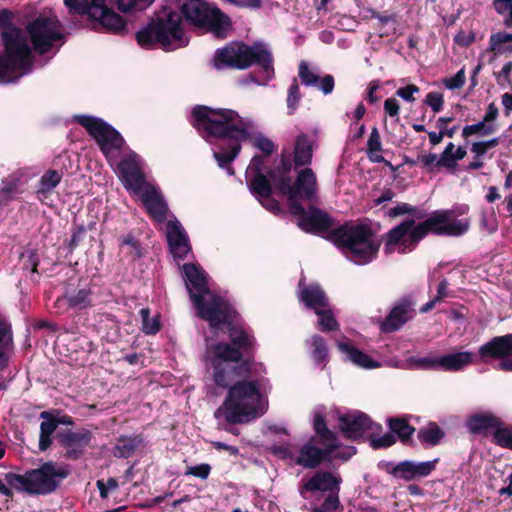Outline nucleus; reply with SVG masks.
I'll use <instances>...</instances> for the list:
<instances>
[{"mask_svg": "<svg viewBox=\"0 0 512 512\" xmlns=\"http://www.w3.org/2000/svg\"><path fill=\"white\" fill-rule=\"evenodd\" d=\"M226 331L229 341L212 344L205 353L206 369L215 386H228L236 377L252 372L266 373L265 365L256 361L258 342L254 333L240 321Z\"/></svg>", "mask_w": 512, "mask_h": 512, "instance_id": "1", "label": "nucleus"}, {"mask_svg": "<svg viewBox=\"0 0 512 512\" xmlns=\"http://www.w3.org/2000/svg\"><path fill=\"white\" fill-rule=\"evenodd\" d=\"M190 123L204 139L213 137L222 142L219 151L214 152V158L220 168L233 176L235 170L231 163L241 151V142L250 137L247 124L238 112L197 105L192 109Z\"/></svg>", "mask_w": 512, "mask_h": 512, "instance_id": "2", "label": "nucleus"}, {"mask_svg": "<svg viewBox=\"0 0 512 512\" xmlns=\"http://www.w3.org/2000/svg\"><path fill=\"white\" fill-rule=\"evenodd\" d=\"M456 212L450 209L436 210L428 218L418 223L414 219H405L384 234V251L389 254L398 247V252H412L428 234L458 237L470 227L468 218L454 220Z\"/></svg>", "mask_w": 512, "mask_h": 512, "instance_id": "3", "label": "nucleus"}, {"mask_svg": "<svg viewBox=\"0 0 512 512\" xmlns=\"http://www.w3.org/2000/svg\"><path fill=\"white\" fill-rule=\"evenodd\" d=\"M263 372H252L245 377H236L228 386H218L228 389L227 395L214 416L223 417L230 425L244 424L262 416L266 409L262 405V392L258 375Z\"/></svg>", "mask_w": 512, "mask_h": 512, "instance_id": "4", "label": "nucleus"}, {"mask_svg": "<svg viewBox=\"0 0 512 512\" xmlns=\"http://www.w3.org/2000/svg\"><path fill=\"white\" fill-rule=\"evenodd\" d=\"M213 67L216 70L233 69L246 70L254 65L260 67L264 82L274 77V58L267 45L254 42L249 45L243 41H230L225 46L215 50Z\"/></svg>", "mask_w": 512, "mask_h": 512, "instance_id": "5", "label": "nucleus"}, {"mask_svg": "<svg viewBox=\"0 0 512 512\" xmlns=\"http://www.w3.org/2000/svg\"><path fill=\"white\" fill-rule=\"evenodd\" d=\"M12 14L6 9L0 11V33L4 54L0 56V83L13 82L32 67L30 47L21 30L11 25Z\"/></svg>", "mask_w": 512, "mask_h": 512, "instance_id": "6", "label": "nucleus"}, {"mask_svg": "<svg viewBox=\"0 0 512 512\" xmlns=\"http://www.w3.org/2000/svg\"><path fill=\"white\" fill-rule=\"evenodd\" d=\"M135 37L138 45L144 49L159 46L164 51L186 47L190 40L183 27L181 15L169 6H163L156 12Z\"/></svg>", "mask_w": 512, "mask_h": 512, "instance_id": "7", "label": "nucleus"}, {"mask_svg": "<svg viewBox=\"0 0 512 512\" xmlns=\"http://www.w3.org/2000/svg\"><path fill=\"white\" fill-rule=\"evenodd\" d=\"M326 238L357 265H365L376 259L381 246L368 223L344 222L332 229Z\"/></svg>", "mask_w": 512, "mask_h": 512, "instance_id": "8", "label": "nucleus"}, {"mask_svg": "<svg viewBox=\"0 0 512 512\" xmlns=\"http://www.w3.org/2000/svg\"><path fill=\"white\" fill-rule=\"evenodd\" d=\"M178 8L181 18L189 25L211 33L217 39H226L233 29L231 18L204 0H182Z\"/></svg>", "mask_w": 512, "mask_h": 512, "instance_id": "9", "label": "nucleus"}, {"mask_svg": "<svg viewBox=\"0 0 512 512\" xmlns=\"http://www.w3.org/2000/svg\"><path fill=\"white\" fill-rule=\"evenodd\" d=\"M112 0H66L71 15L87 16L104 32L124 36L128 33L127 21L109 5Z\"/></svg>", "mask_w": 512, "mask_h": 512, "instance_id": "10", "label": "nucleus"}, {"mask_svg": "<svg viewBox=\"0 0 512 512\" xmlns=\"http://www.w3.org/2000/svg\"><path fill=\"white\" fill-rule=\"evenodd\" d=\"M64 476L62 465L46 462L37 469L27 471L23 475L9 473L6 480L9 485L19 491L30 494H47L56 489Z\"/></svg>", "mask_w": 512, "mask_h": 512, "instance_id": "11", "label": "nucleus"}, {"mask_svg": "<svg viewBox=\"0 0 512 512\" xmlns=\"http://www.w3.org/2000/svg\"><path fill=\"white\" fill-rule=\"evenodd\" d=\"M197 310V316L208 322L214 333L225 328L226 330L240 319L235 308L221 296L210 293L207 297L196 298L193 304Z\"/></svg>", "mask_w": 512, "mask_h": 512, "instance_id": "12", "label": "nucleus"}, {"mask_svg": "<svg viewBox=\"0 0 512 512\" xmlns=\"http://www.w3.org/2000/svg\"><path fill=\"white\" fill-rule=\"evenodd\" d=\"M72 120L85 128L104 155L123 148L125 140L122 135L103 119L90 115H74Z\"/></svg>", "mask_w": 512, "mask_h": 512, "instance_id": "13", "label": "nucleus"}, {"mask_svg": "<svg viewBox=\"0 0 512 512\" xmlns=\"http://www.w3.org/2000/svg\"><path fill=\"white\" fill-rule=\"evenodd\" d=\"M317 190V176L310 167H306L297 170L294 182L288 183L279 191V194L287 198L288 209H293L294 212L300 213L303 211V205L300 200L306 202L315 201Z\"/></svg>", "mask_w": 512, "mask_h": 512, "instance_id": "14", "label": "nucleus"}, {"mask_svg": "<svg viewBox=\"0 0 512 512\" xmlns=\"http://www.w3.org/2000/svg\"><path fill=\"white\" fill-rule=\"evenodd\" d=\"M28 33L34 49L40 54L48 52L60 39L57 21L52 17L37 18L28 26Z\"/></svg>", "mask_w": 512, "mask_h": 512, "instance_id": "15", "label": "nucleus"}, {"mask_svg": "<svg viewBox=\"0 0 512 512\" xmlns=\"http://www.w3.org/2000/svg\"><path fill=\"white\" fill-rule=\"evenodd\" d=\"M338 420L342 435L351 441H360L365 433L374 427L376 430H382L381 424H374L373 420L361 411L342 414Z\"/></svg>", "mask_w": 512, "mask_h": 512, "instance_id": "16", "label": "nucleus"}, {"mask_svg": "<svg viewBox=\"0 0 512 512\" xmlns=\"http://www.w3.org/2000/svg\"><path fill=\"white\" fill-rule=\"evenodd\" d=\"M289 212L291 215L298 217L297 225L307 233H326L328 236L330 231L334 229L333 218L314 205L309 206L308 209L303 207V211L300 213L294 212L293 209H289Z\"/></svg>", "mask_w": 512, "mask_h": 512, "instance_id": "17", "label": "nucleus"}, {"mask_svg": "<svg viewBox=\"0 0 512 512\" xmlns=\"http://www.w3.org/2000/svg\"><path fill=\"white\" fill-rule=\"evenodd\" d=\"M316 438L311 437L300 449L298 456L294 459L295 463L306 469H315L324 462H330L333 453L339 448V445H321L316 446Z\"/></svg>", "mask_w": 512, "mask_h": 512, "instance_id": "18", "label": "nucleus"}, {"mask_svg": "<svg viewBox=\"0 0 512 512\" xmlns=\"http://www.w3.org/2000/svg\"><path fill=\"white\" fill-rule=\"evenodd\" d=\"M415 302L410 296L401 298L380 323L382 333H393L401 329L415 316Z\"/></svg>", "mask_w": 512, "mask_h": 512, "instance_id": "19", "label": "nucleus"}, {"mask_svg": "<svg viewBox=\"0 0 512 512\" xmlns=\"http://www.w3.org/2000/svg\"><path fill=\"white\" fill-rule=\"evenodd\" d=\"M117 170L127 191L139 195L145 187L148 188L145 174L135 157L130 156L122 159L117 165Z\"/></svg>", "mask_w": 512, "mask_h": 512, "instance_id": "20", "label": "nucleus"}, {"mask_svg": "<svg viewBox=\"0 0 512 512\" xmlns=\"http://www.w3.org/2000/svg\"><path fill=\"white\" fill-rule=\"evenodd\" d=\"M182 270L186 288L193 304L198 296L207 297V295H210L211 291L208 287L206 275L200 266L193 263H185L182 266Z\"/></svg>", "mask_w": 512, "mask_h": 512, "instance_id": "21", "label": "nucleus"}, {"mask_svg": "<svg viewBox=\"0 0 512 512\" xmlns=\"http://www.w3.org/2000/svg\"><path fill=\"white\" fill-rule=\"evenodd\" d=\"M93 433L86 428H66V459L78 460L91 447Z\"/></svg>", "mask_w": 512, "mask_h": 512, "instance_id": "22", "label": "nucleus"}, {"mask_svg": "<svg viewBox=\"0 0 512 512\" xmlns=\"http://www.w3.org/2000/svg\"><path fill=\"white\" fill-rule=\"evenodd\" d=\"M438 462L439 458L417 464L413 461L405 460L391 468L392 476L405 481H412L417 478L427 477L435 470Z\"/></svg>", "mask_w": 512, "mask_h": 512, "instance_id": "23", "label": "nucleus"}, {"mask_svg": "<svg viewBox=\"0 0 512 512\" xmlns=\"http://www.w3.org/2000/svg\"><path fill=\"white\" fill-rule=\"evenodd\" d=\"M298 300L313 311L330 306L324 289L318 283L306 284L305 278H301L298 283Z\"/></svg>", "mask_w": 512, "mask_h": 512, "instance_id": "24", "label": "nucleus"}, {"mask_svg": "<svg viewBox=\"0 0 512 512\" xmlns=\"http://www.w3.org/2000/svg\"><path fill=\"white\" fill-rule=\"evenodd\" d=\"M478 355L483 362L512 356V333L493 337L479 347Z\"/></svg>", "mask_w": 512, "mask_h": 512, "instance_id": "25", "label": "nucleus"}, {"mask_svg": "<svg viewBox=\"0 0 512 512\" xmlns=\"http://www.w3.org/2000/svg\"><path fill=\"white\" fill-rule=\"evenodd\" d=\"M167 242L174 258L184 260L191 252L188 236L178 221L167 223Z\"/></svg>", "mask_w": 512, "mask_h": 512, "instance_id": "26", "label": "nucleus"}, {"mask_svg": "<svg viewBox=\"0 0 512 512\" xmlns=\"http://www.w3.org/2000/svg\"><path fill=\"white\" fill-rule=\"evenodd\" d=\"M141 201L152 220L158 223L166 220L169 208L164 197L156 188L148 186L141 193Z\"/></svg>", "mask_w": 512, "mask_h": 512, "instance_id": "27", "label": "nucleus"}, {"mask_svg": "<svg viewBox=\"0 0 512 512\" xmlns=\"http://www.w3.org/2000/svg\"><path fill=\"white\" fill-rule=\"evenodd\" d=\"M341 478L334 476L328 471H318L300 487V494L304 496L305 492H328L334 493L340 490Z\"/></svg>", "mask_w": 512, "mask_h": 512, "instance_id": "28", "label": "nucleus"}, {"mask_svg": "<svg viewBox=\"0 0 512 512\" xmlns=\"http://www.w3.org/2000/svg\"><path fill=\"white\" fill-rule=\"evenodd\" d=\"M314 141L305 133L295 137L292 151L294 170L309 167L313 160Z\"/></svg>", "mask_w": 512, "mask_h": 512, "instance_id": "29", "label": "nucleus"}, {"mask_svg": "<svg viewBox=\"0 0 512 512\" xmlns=\"http://www.w3.org/2000/svg\"><path fill=\"white\" fill-rule=\"evenodd\" d=\"M412 416L405 414L402 416L389 417L386 424L389 430L396 436L403 445L416 447V442L412 439L416 428L410 424Z\"/></svg>", "mask_w": 512, "mask_h": 512, "instance_id": "30", "label": "nucleus"}, {"mask_svg": "<svg viewBox=\"0 0 512 512\" xmlns=\"http://www.w3.org/2000/svg\"><path fill=\"white\" fill-rule=\"evenodd\" d=\"M298 76L300 77L302 84L308 87L316 86L325 95L332 93L334 90V77L330 74H326L320 78L318 74L310 70L308 63L304 60L299 63Z\"/></svg>", "mask_w": 512, "mask_h": 512, "instance_id": "31", "label": "nucleus"}, {"mask_svg": "<svg viewBox=\"0 0 512 512\" xmlns=\"http://www.w3.org/2000/svg\"><path fill=\"white\" fill-rule=\"evenodd\" d=\"M294 168L293 159L286 149L280 154V162L275 168H268L267 173L275 189L279 192L291 182V170Z\"/></svg>", "mask_w": 512, "mask_h": 512, "instance_id": "32", "label": "nucleus"}, {"mask_svg": "<svg viewBox=\"0 0 512 512\" xmlns=\"http://www.w3.org/2000/svg\"><path fill=\"white\" fill-rule=\"evenodd\" d=\"M504 425L503 421L491 412H480L469 416L467 427L472 434H481L489 430L496 431Z\"/></svg>", "mask_w": 512, "mask_h": 512, "instance_id": "33", "label": "nucleus"}, {"mask_svg": "<svg viewBox=\"0 0 512 512\" xmlns=\"http://www.w3.org/2000/svg\"><path fill=\"white\" fill-rule=\"evenodd\" d=\"M144 445V437L142 434L136 435H120L116 439V444L113 447V455L116 458L128 459L136 450Z\"/></svg>", "mask_w": 512, "mask_h": 512, "instance_id": "34", "label": "nucleus"}, {"mask_svg": "<svg viewBox=\"0 0 512 512\" xmlns=\"http://www.w3.org/2000/svg\"><path fill=\"white\" fill-rule=\"evenodd\" d=\"M472 357V353L468 351L438 356L439 370L449 372L460 371L473 362Z\"/></svg>", "mask_w": 512, "mask_h": 512, "instance_id": "35", "label": "nucleus"}, {"mask_svg": "<svg viewBox=\"0 0 512 512\" xmlns=\"http://www.w3.org/2000/svg\"><path fill=\"white\" fill-rule=\"evenodd\" d=\"M248 188L251 194L258 200L268 199L273 194V182L268 176V173H255L252 174L248 181Z\"/></svg>", "mask_w": 512, "mask_h": 512, "instance_id": "36", "label": "nucleus"}, {"mask_svg": "<svg viewBox=\"0 0 512 512\" xmlns=\"http://www.w3.org/2000/svg\"><path fill=\"white\" fill-rule=\"evenodd\" d=\"M337 346L342 353H345L348 356L350 361L359 367L370 369L380 366L378 362L374 361L368 354L353 346L349 341L339 342Z\"/></svg>", "mask_w": 512, "mask_h": 512, "instance_id": "37", "label": "nucleus"}, {"mask_svg": "<svg viewBox=\"0 0 512 512\" xmlns=\"http://www.w3.org/2000/svg\"><path fill=\"white\" fill-rule=\"evenodd\" d=\"M313 429L315 438L319 445H339V440L335 432L327 426L325 416L322 413H316L313 419Z\"/></svg>", "mask_w": 512, "mask_h": 512, "instance_id": "38", "label": "nucleus"}, {"mask_svg": "<svg viewBox=\"0 0 512 512\" xmlns=\"http://www.w3.org/2000/svg\"><path fill=\"white\" fill-rule=\"evenodd\" d=\"M40 417L42 422L40 425L39 448L41 451H45L52 443L51 436L61 423V420L48 412H42Z\"/></svg>", "mask_w": 512, "mask_h": 512, "instance_id": "39", "label": "nucleus"}, {"mask_svg": "<svg viewBox=\"0 0 512 512\" xmlns=\"http://www.w3.org/2000/svg\"><path fill=\"white\" fill-rule=\"evenodd\" d=\"M445 436V431L436 422L432 421L417 431V438L424 447L439 445Z\"/></svg>", "mask_w": 512, "mask_h": 512, "instance_id": "40", "label": "nucleus"}, {"mask_svg": "<svg viewBox=\"0 0 512 512\" xmlns=\"http://www.w3.org/2000/svg\"><path fill=\"white\" fill-rule=\"evenodd\" d=\"M118 246L120 252L124 253L133 261L143 255L140 241L131 232L118 237Z\"/></svg>", "mask_w": 512, "mask_h": 512, "instance_id": "41", "label": "nucleus"}, {"mask_svg": "<svg viewBox=\"0 0 512 512\" xmlns=\"http://www.w3.org/2000/svg\"><path fill=\"white\" fill-rule=\"evenodd\" d=\"M66 300L69 307L82 310L93 305L91 298V290L87 287L79 288L74 293L66 291Z\"/></svg>", "mask_w": 512, "mask_h": 512, "instance_id": "42", "label": "nucleus"}, {"mask_svg": "<svg viewBox=\"0 0 512 512\" xmlns=\"http://www.w3.org/2000/svg\"><path fill=\"white\" fill-rule=\"evenodd\" d=\"M453 120V116L438 118L437 127L440 129V131L438 133L434 131L428 132L429 141L433 146L440 144L445 136L449 138H452L454 136L458 127L453 126L451 128H446V124L451 123Z\"/></svg>", "mask_w": 512, "mask_h": 512, "instance_id": "43", "label": "nucleus"}, {"mask_svg": "<svg viewBox=\"0 0 512 512\" xmlns=\"http://www.w3.org/2000/svg\"><path fill=\"white\" fill-rule=\"evenodd\" d=\"M382 151V143L378 128L374 126L371 129L370 136L367 141V155L373 163H388L382 155L378 153Z\"/></svg>", "mask_w": 512, "mask_h": 512, "instance_id": "44", "label": "nucleus"}, {"mask_svg": "<svg viewBox=\"0 0 512 512\" xmlns=\"http://www.w3.org/2000/svg\"><path fill=\"white\" fill-rule=\"evenodd\" d=\"M314 312L319 317L318 329L320 331L332 332L339 329V323L329 306L327 308H320Z\"/></svg>", "mask_w": 512, "mask_h": 512, "instance_id": "45", "label": "nucleus"}, {"mask_svg": "<svg viewBox=\"0 0 512 512\" xmlns=\"http://www.w3.org/2000/svg\"><path fill=\"white\" fill-rule=\"evenodd\" d=\"M311 356L317 365L326 362L328 357V348L325 339L320 335H313L311 337Z\"/></svg>", "mask_w": 512, "mask_h": 512, "instance_id": "46", "label": "nucleus"}, {"mask_svg": "<svg viewBox=\"0 0 512 512\" xmlns=\"http://www.w3.org/2000/svg\"><path fill=\"white\" fill-rule=\"evenodd\" d=\"M142 320V332L146 335H155L160 331L161 325L157 317H150V309L142 308L139 311Z\"/></svg>", "mask_w": 512, "mask_h": 512, "instance_id": "47", "label": "nucleus"}, {"mask_svg": "<svg viewBox=\"0 0 512 512\" xmlns=\"http://www.w3.org/2000/svg\"><path fill=\"white\" fill-rule=\"evenodd\" d=\"M155 0H116L118 10L121 12L144 11L153 4Z\"/></svg>", "mask_w": 512, "mask_h": 512, "instance_id": "48", "label": "nucleus"}, {"mask_svg": "<svg viewBox=\"0 0 512 512\" xmlns=\"http://www.w3.org/2000/svg\"><path fill=\"white\" fill-rule=\"evenodd\" d=\"M492 441L495 445L512 450V428L501 426L492 434Z\"/></svg>", "mask_w": 512, "mask_h": 512, "instance_id": "49", "label": "nucleus"}, {"mask_svg": "<svg viewBox=\"0 0 512 512\" xmlns=\"http://www.w3.org/2000/svg\"><path fill=\"white\" fill-rule=\"evenodd\" d=\"M497 130V126L495 124H486L483 120L473 124L467 125L463 128L462 136L467 138L471 135L481 133L482 135H490L493 134Z\"/></svg>", "mask_w": 512, "mask_h": 512, "instance_id": "50", "label": "nucleus"}, {"mask_svg": "<svg viewBox=\"0 0 512 512\" xmlns=\"http://www.w3.org/2000/svg\"><path fill=\"white\" fill-rule=\"evenodd\" d=\"M12 336L8 324L0 319V364L2 367L6 364L5 349L10 345Z\"/></svg>", "mask_w": 512, "mask_h": 512, "instance_id": "51", "label": "nucleus"}, {"mask_svg": "<svg viewBox=\"0 0 512 512\" xmlns=\"http://www.w3.org/2000/svg\"><path fill=\"white\" fill-rule=\"evenodd\" d=\"M301 100L300 88L297 80L294 78L292 84L289 86L287 94V108L288 114L292 115L299 106Z\"/></svg>", "mask_w": 512, "mask_h": 512, "instance_id": "52", "label": "nucleus"}, {"mask_svg": "<svg viewBox=\"0 0 512 512\" xmlns=\"http://www.w3.org/2000/svg\"><path fill=\"white\" fill-rule=\"evenodd\" d=\"M250 141L252 145L256 149L260 150L266 157L272 155L276 150V145L274 144V142L262 134H259L251 138Z\"/></svg>", "mask_w": 512, "mask_h": 512, "instance_id": "53", "label": "nucleus"}, {"mask_svg": "<svg viewBox=\"0 0 512 512\" xmlns=\"http://www.w3.org/2000/svg\"><path fill=\"white\" fill-rule=\"evenodd\" d=\"M61 181V174L51 170L46 172L40 180L39 193H45L55 188Z\"/></svg>", "mask_w": 512, "mask_h": 512, "instance_id": "54", "label": "nucleus"}, {"mask_svg": "<svg viewBox=\"0 0 512 512\" xmlns=\"http://www.w3.org/2000/svg\"><path fill=\"white\" fill-rule=\"evenodd\" d=\"M454 149L455 145L452 142L448 143L444 151L441 153L440 158L437 160L436 166L448 169L455 168L457 161L456 158H454Z\"/></svg>", "mask_w": 512, "mask_h": 512, "instance_id": "55", "label": "nucleus"}, {"mask_svg": "<svg viewBox=\"0 0 512 512\" xmlns=\"http://www.w3.org/2000/svg\"><path fill=\"white\" fill-rule=\"evenodd\" d=\"M369 440L370 446L374 450L389 448L397 442L396 436L391 431L382 436L371 435Z\"/></svg>", "mask_w": 512, "mask_h": 512, "instance_id": "56", "label": "nucleus"}, {"mask_svg": "<svg viewBox=\"0 0 512 512\" xmlns=\"http://www.w3.org/2000/svg\"><path fill=\"white\" fill-rule=\"evenodd\" d=\"M507 42H512V33L498 32L492 34L489 39V52H500L501 45Z\"/></svg>", "mask_w": 512, "mask_h": 512, "instance_id": "57", "label": "nucleus"}, {"mask_svg": "<svg viewBox=\"0 0 512 512\" xmlns=\"http://www.w3.org/2000/svg\"><path fill=\"white\" fill-rule=\"evenodd\" d=\"M500 143L499 138H492L487 141L475 142L472 144L471 151L479 158L486 154L488 149L498 146Z\"/></svg>", "mask_w": 512, "mask_h": 512, "instance_id": "58", "label": "nucleus"}, {"mask_svg": "<svg viewBox=\"0 0 512 512\" xmlns=\"http://www.w3.org/2000/svg\"><path fill=\"white\" fill-rule=\"evenodd\" d=\"M424 102L431 107L434 113H438L443 109L444 97L440 92H429L426 95Z\"/></svg>", "mask_w": 512, "mask_h": 512, "instance_id": "59", "label": "nucleus"}, {"mask_svg": "<svg viewBox=\"0 0 512 512\" xmlns=\"http://www.w3.org/2000/svg\"><path fill=\"white\" fill-rule=\"evenodd\" d=\"M211 473V466L208 463H202L196 466H190L186 469L185 475H191L202 480H206Z\"/></svg>", "mask_w": 512, "mask_h": 512, "instance_id": "60", "label": "nucleus"}, {"mask_svg": "<svg viewBox=\"0 0 512 512\" xmlns=\"http://www.w3.org/2000/svg\"><path fill=\"white\" fill-rule=\"evenodd\" d=\"M465 80V72L462 68L453 77L445 78L443 83L448 89L455 90L461 88L465 84Z\"/></svg>", "mask_w": 512, "mask_h": 512, "instance_id": "61", "label": "nucleus"}, {"mask_svg": "<svg viewBox=\"0 0 512 512\" xmlns=\"http://www.w3.org/2000/svg\"><path fill=\"white\" fill-rule=\"evenodd\" d=\"M419 91L420 89L418 86L415 84H409L405 87L399 88L395 94L407 102H414L415 98L413 95Z\"/></svg>", "mask_w": 512, "mask_h": 512, "instance_id": "62", "label": "nucleus"}, {"mask_svg": "<svg viewBox=\"0 0 512 512\" xmlns=\"http://www.w3.org/2000/svg\"><path fill=\"white\" fill-rule=\"evenodd\" d=\"M414 206L409 204V203H399L397 204L395 207L391 208L389 211H388V216L391 217V218H396L398 216H401V215H409L411 214V212H414Z\"/></svg>", "mask_w": 512, "mask_h": 512, "instance_id": "63", "label": "nucleus"}, {"mask_svg": "<svg viewBox=\"0 0 512 512\" xmlns=\"http://www.w3.org/2000/svg\"><path fill=\"white\" fill-rule=\"evenodd\" d=\"M475 41V33L473 31L466 32L460 30L454 37V42L461 47H468Z\"/></svg>", "mask_w": 512, "mask_h": 512, "instance_id": "64", "label": "nucleus"}]
</instances>
